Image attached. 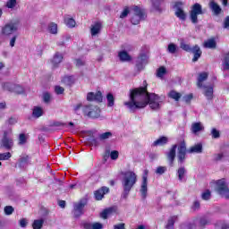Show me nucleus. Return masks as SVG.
Wrapping results in <instances>:
<instances>
[{
    "instance_id": "8fccbe9b",
    "label": "nucleus",
    "mask_w": 229,
    "mask_h": 229,
    "mask_svg": "<svg viewBox=\"0 0 229 229\" xmlns=\"http://www.w3.org/2000/svg\"><path fill=\"white\" fill-rule=\"evenodd\" d=\"M110 137H112V132L110 131H106L98 135L99 140H106L107 139H110Z\"/></svg>"
},
{
    "instance_id": "b1692460",
    "label": "nucleus",
    "mask_w": 229,
    "mask_h": 229,
    "mask_svg": "<svg viewBox=\"0 0 229 229\" xmlns=\"http://www.w3.org/2000/svg\"><path fill=\"white\" fill-rule=\"evenodd\" d=\"M114 212H115V208L110 207L107 208L106 209H104L101 213H100V217L102 219H108V216H112V214H114Z\"/></svg>"
},
{
    "instance_id": "09e8293b",
    "label": "nucleus",
    "mask_w": 229,
    "mask_h": 229,
    "mask_svg": "<svg viewBox=\"0 0 229 229\" xmlns=\"http://www.w3.org/2000/svg\"><path fill=\"white\" fill-rule=\"evenodd\" d=\"M224 71H229V53L224 56Z\"/></svg>"
},
{
    "instance_id": "49530a36",
    "label": "nucleus",
    "mask_w": 229,
    "mask_h": 229,
    "mask_svg": "<svg viewBox=\"0 0 229 229\" xmlns=\"http://www.w3.org/2000/svg\"><path fill=\"white\" fill-rule=\"evenodd\" d=\"M167 51L171 55H174V53H176V51H178V46H176V44H174V43H170L168 45Z\"/></svg>"
},
{
    "instance_id": "ea45409f",
    "label": "nucleus",
    "mask_w": 229,
    "mask_h": 229,
    "mask_svg": "<svg viewBox=\"0 0 229 229\" xmlns=\"http://www.w3.org/2000/svg\"><path fill=\"white\" fill-rule=\"evenodd\" d=\"M48 31L52 35H56V33H58V25L56 23H55V22H51L48 25Z\"/></svg>"
},
{
    "instance_id": "603ef678",
    "label": "nucleus",
    "mask_w": 229,
    "mask_h": 229,
    "mask_svg": "<svg viewBox=\"0 0 229 229\" xmlns=\"http://www.w3.org/2000/svg\"><path fill=\"white\" fill-rule=\"evenodd\" d=\"M43 102L46 103L47 105H49V103H51V93L49 92L43 93Z\"/></svg>"
},
{
    "instance_id": "f3484780",
    "label": "nucleus",
    "mask_w": 229,
    "mask_h": 229,
    "mask_svg": "<svg viewBox=\"0 0 229 229\" xmlns=\"http://www.w3.org/2000/svg\"><path fill=\"white\" fill-rule=\"evenodd\" d=\"M175 6L177 8L175 11L176 17H178V19H180V21H185L187 19V14L180 7V6H182V2H176Z\"/></svg>"
},
{
    "instance_id": "4be33fe9",
    "label": "nucleus",
    "mask_w": 229,
    "mask_h": 229,
    "mask_svg": "<svg viewBox=\"0 0 229 229\" xmlns=\"http://www.w3.org/2000/svg\"><path fill=\"white\" fill-rule=\"evenodd\" d=\"M209 8L211 12H213L214 15H220L221 12H223V9H221V6L217 4L215 1H212L209 3Z\"/></svg>"
},
{
    "instance_id": "a211bd4d",
    "label": "nucleus",
    "mask_w": 229,
    "mask_h": 229,
    "mask_svg": "<svg viewBox=\"0 0 229 229\" xmlns=\"http://www.w3.org/2000/svg\"><path fill=\"white\" fill-rule=\"evenodd\" d=\"M205 131V126H203L201 122L193 123L191 124V132L193 133V135H198L199 131Z\"/></svg>"
},
{
    "instance_id": "aec40b11",
    "label": "nucleus",
    "mask_w": 229,
    "mask_h": 229,
    "mask_svg": "<svg viewBox=\"0 0 229 229\" xmlns=\"http://www.w3.org/2000/svg\"><path fill=\"white\" fill-rule=\"evenodd\" d=\"M202 89H204V96L207 98V99L210 100L214 98V86H202Z\"/></svg>"
},
{
    "instance_id": "dca6fc26",
    "label": "nucleus",
    "mask_w": 229,
    "mask_h": 229,
    "mask_svg": "<svg viewBox=\"0 0 229 229\" xmlns=\"http://www.w3.org/2000/svg\"><path fill=\"white\" fill-rule=\"evenodd\" d=\"M131 12L133 13V15L146 19V10L140 8L139 5H132L131 7Z\"/></svg>"
},
{
    "instance_id": "79ce46f5",
    "label": "nucleus",
    "mask_w": 229,
    "mask_h": 229,
    "mask_svg": "<svg viewBox=\"0 0 229 229\" xmlns=\"http://www.w3.org/2000/svg\"><path fill=\"white\" fill-rule=\"evenodd\" d=\"M107 99V106H114L115 105V97H114V94L108 93L106 95Z\"/></svg>"
},
{
    "instance_id": "7c9ffc66",
    "label": "nucleus",
    "mask_w": 229,
    "mask_h": 229,
    "mask_svg": "<svg viewBox=\"0 0 229 229\" xmlns=\"http://www.w3.org/2000/svg\"><path fill=\"white\" fill-rule=\"evenodd\" d=\"M85 229H103V224L101 223H94L93 225L90 223L84 224Z\"/></svg>"
},
{
    "instance_id": "412c9836",
    "label": "nucleus",
    "mask_w": 229,
    "mask_h": 229,
    "mask_svg": "<svg viewBox=\"0 0 229 229\" xmlns=\"http://www.w3.org/2000/svg\"><path fill=\"white\" fill-rule=\"evenodd\" d=\"M208 79V73L204 72L199 74L198 77V81H197V86L199 87V89H203V87L205 85H203V81H207V80Z\"/></svg>"
},
{
    "instance_id": "4c0bfd02",
    "label": "nucleus",
    "mask_w": 229,
    "mask_h": 229,
    "mask_svg": "<svg viewBox=\"0 0 229 229\" xmlns=\"http://www.w3.org/2000/svg\"><path fill=\"white\" fill-rule=\"evenodd\" d=\"M207 225H210V220L208 218H207V216H201L199 219V226L200 228H205L207 226Z\"/></svg>"
},
{
    "instance_id": "338daca9",
    "label": "nucleus",
    "mask_w": 229,
    "mask_h": 229,
    "mask_svg": "<svg viewBox=\"0 0 229 229\" xmlns=\"http://www.w3.org/2000/svg\"><path fill=\"white\" fill-rule=\"evenodd\" d=\"M224 157H225V155L223 153L215 154L214 160H215V162H219V161L223 160Z\"/></svg>"
},
{
    "instance_id": "4468645a",
    "label": "nucleus",
    "mask_w": 229,
    "mask_h": 229,
    "mask_svg": "<svg viewBox=\"0 0 229 229\" xmlns=\"http://www.w3.org/2000/svg\"><path fill=\"white\" fill-rule=\"evenodd\" d=\"M63 60H64V55H62L60 52H56L51 60L53 69H58V65L62 64Z\"/></svg>"
},
{
    "instance_id": "de8ad7c7",
    "label": "nucleus",
    "mask_w": 229,
    "mask_h": 229,
    "mask_svg": "<svg viewBox=\"0 0 229 229\" xmlns=\"http://www.w3.org/2000/svg\"><path fill=\"white\" fill-rule=\"evenodd\" d=\"M4 212L5 216H12L15 212V208L13 206H5L4 208Z\"/></svg>"
},
{
    "instance_id": "bf43d9fd",
    "label": "nucleus",
    "mask_w": 229,
    "mask_h": 229,
    "mask_svg": "<svg viewBox=\"0 0 229 229\" xmlns=\"http://www.w3.org/2000/svg\"><path fill=\"white\" fill-rule=\"evenodd\" d=\"M130 13V8L125 7L122 13L120 14V19H125V17H128V14Z\"/></svg>"
},
{
    "instance_id": "c9c22d12",
    "label": "nucleus",
    "mask_w": 229,
    "mask_h": 229,
    "mask_svg": "<svg viewBox=\"0 0 229 229\" xmlns=\"http://www.w3.org/2000/svg\"><path fill=\"white\" fill-rule=\"evenodd\" d=\"M180 47L181 49H182V51H186V53H191L192 49V47H191V45L185 43V40H183V38L181 39Z\"/></svg>"
},
{
    "instance_id": "69168bd1",
    "label": "nucleus",
    "mask_w": 229,
    "mask_h": 229,
    "mask_svg": "<svg viewBox=\"0 0 229 229\" xmlns=\"http://www.w3.org/2000/svg\"><path fill=\"white\" fill-rule=\"evenodd\" d=\"M75 65H76V67H84L85 60H83V59H76L75 60Z\"/></svg>"
},
{
    "instance_id": "4d7b16f0",
    "label": "nucleus",
    "mask_w": 229,
    "mask_h": 229,
    "mask_svg": "<svg viewBox=\"0 0 229 229\" xmlns=\"http://www.w3.org/2000/svg\"><path fill=\"white\" fill-rule=\"evenodd\" d=\"M211 135H212L213 139H219V137H221V133L216 128L212 129Z\"/></svg>"
},
{
    "instance_id": "58836bf2",
    "label": "nucleus",
    "mask_w": 229,
    "mask_h": 229,
    "mask_svg": "<svg viewBox=\"0 0 229 229\" xmlns=\"http://www.w3.org/2000/svg\"><path fill=\"white\" fill-rule=\"evenodd\" d=\"M216 39L213 38L206 41L204 44V47H207L208 49H216Z\"/></svg>"
},
{
    "instance_id": "2eb2a0df",
    "label": "nucleus",
    "mask_w": 229,
    "mask_h": 229,
    "mask_svg": "<svg viewBox=\"0 0 229 229\" xmlns=\"http://www.w3.org/2000/svg\"><path fill=\"white\" fill-rule=\"evenodd\" d=\"M190 53H192L193 55L192 62H198L199 58H201V55H203L201 48L198 45H195L193 47H191Z\"/></svg>"
},
{
    "instance_id": "5701e85b",
    "label": "nucleus",
    "mask_w": 229,
    "mask_h": 229,
    "mask_svg": "<svg viewBox=\"0 0 229 229\" xmlns=\"http://www.w3.org/2000/svg\"><path fill=\"white\" fill-rule=\"evenodd\" d=\"M169 142V138L165 136H161L159 139L155 140L152 144V146L157 147V146H165Z\"/></svg>"
},
{
    "instance_id": "6e6552de",
    "label": "nucleus",
    "mask_w": 229,
    "mask_h": 229,
    "mask_svg": "<svg viewBox=\"0 0 229 229\" xmlns=\"http://www.w3.org/2000/svg\"><path fill=\"white\" fill-rule=\"evenodd\" d=\"M198 15H203V8L201 7V4L196 3L191 6L190 12V19L192 24H198Z\"/></svg>"
},
{
    "instance_id": "f704fd0d",
    "label": "nucleus",
    "mask_w": 229,
    "mask_h": 229,
    "mask_svg": "<svg viewBox=\"0 0 229 229\" xmlns=\"http://www.w3.org/2000/svg\"><path fill=\"white\" fill-rule=\"evenodd\" d=\"M140 21H146V18H142V17L137 16L135 14H132V16L131 17V22L134 26H137V24H140Z\"/></svg>"
},
{
    "instance_id": "423d86ee",
    "label": "nucleus",
    "mask_w": 229,
    "mask_h": 229,
    "mask_svg": "<svg viewBox=\"0 0 229 229\" xmlns=\"http://www.w3.org/2000/svg\"><path fill=\"white\" fill-rule=\"evenodd\" d=\"M13 148V139L10 136V132L8 131H4L3 137L0 140V148L6 149V151H10Z\"/></svg>"
},
{
    "instance_id": "72a5a7b5",
    "label": "nucleus",
    "mask_w": 229,
    "mask_h": 229,
    "mask_svg": "<svg viewBox=\"0 0 229 229\" xmlns=\"http://www.w3.org/2000/svg\"><path fill=\"white\" fill-rule=\"evenodd\" d=\"M168 97L171 98V99H174V101H180L182 98V94L176 90H171L168 94Z\"/></svg>"
},
{
    "instance_id": "9b49d317",
    "label": "nucleus",
    "mask_w": 229,
    "mask_h": 229,
    "mask_svg": "<svg viewBox=\"0 0 229 229\" xmlns=\"http://www.w3.org/2000/svg\"><path fill=\"white\" fill-rule=\"evenodd\" d=\"M148 64V55L140 54L136 60V69L140 72L144 71V65Z\"/></svg>"
},
{
    "instance_id": "c85d7f7f",
    "label": "nucleus",
    "mask_w": 229,
    "mask_h": 229,
    "mask_svg": "<svg viewBox=\"0 0 229 229\" xmlns=\"http://www.w3.org/2000/svg\"><path fill=\"white\" fill-rule=\"evenodd\" d=\"M185 174H187V170L184 166H182L177 170V176L179 182H183V180H185Z\"/></svg>"
},
{
    "instance_id": "473e14b6",
    "label": "nucleus",
    "mask_w": 229,
    "mask_h": 229,
    "mask_svg": "<svg viewBox=\"0 0 229 229\" xmlns=\"http://www.w3.org/2000/svg\"><path fill=\"white\" fill-rule=\"evenodd\" d=\"M64 24H66V26L68 28H74V26H76V21H74V19L69 17V15H65L64 16Z\"/></svg>"
},
{
    "instance_id": "20e7f679",
    "label": "nucleus",
    "mask_w": 229,
    "mask_h": 229,
    "mask_svg": "<svg viewBox=\"0 0 229 229\" xmlns=\"http://www.w3.org/2000/svg\"><path fill=\"white\" fill-rule=\"evenodd\" d=\"M82 113L89 119H99L101 117V109L99 106L91 104L83 106Z\"/></svg>"
},
{
    "instance_id": "052dcab7",
    "label": "nucleus",
    "mask_w": 229,
    "mask_h": 229,
    "mask_svg": "<svg viewBox=\"0 0 229 229\" xmlns=\"http://www.w3.org/2000/svg\"><path fill=\"white\" fill-rule=\"evenodd\" d=\"M17 4V0H8L6 3L7 8H15Z\"/></svg>"
},
{
    "instance_id": "1a4fd4ad",
    "label": "nucleus",
    "mask_w": 229,
    "mask_h": 229,
    "mask_svg": "<svg viewBox=\"0 0 229 229\" xmlns=\"http://www.w3.org/2000/svg\"><path fill=\"white\" fill-rule=\"evenodd\" d=\"M19 30V24L16 21H11L6 23L3 28H2V35L4 37H10V35H13L15 31H18Z\"/></svg>"
},
{
    "instance_id": "bb28decb",
    "label": "nucleus",
    "mask_w": 229,
    "mask_h": 229,
    "mask_svg": "<svg viewBox=\"0 0 229 229\" xmlns=\"http://www.w3.org/2000/svg\"><path fill=\"white\" fill-rule=\"evenodd\" d=\"M121 62H131V56L126 51H121L118 54Z\"/></svg>"
},
{
    "instance_id": "a19ab883",
    "label": "nucleus",
    "mask_w": 229,
    "mask_h": 229,
    "mask_svg": "<svg viewBox=\"0 0 229 229\" xmlns=\"http://www.w3.org/2000/svg\"><path fill=\"white\" fill-rule=\"evenodd\" d=\"M44 226V219H37L32 223L33 229H42Z\"/></svg>"
},
{
    "instance_id": "6ab92c4d",
    "label": "nucleus",
    "mask_w": 229,
    "mask_h": 229,
    "mask_svg": "<svg viewBox=\"0 0 229 229\" xmlns=\"http://www.w3.org/2000/svg\"><path fill=\"white\" fill-rule=\"evenodd\" d=\"M165 0H150L152 9L155 12H157V13H162L163 10L162 7L160 6L162 3H164Z\"/></svg>"
},
{
    "instance_id": "2f4dec72",
    "label": "nucleus",
    "mask_w": 229,
    "mask_h": 229,
    "mask_svg": "<svg viewBox=\"0 0 229 229\" xmlns=\"http://www.w3.org/2000/svg\"><path fill=\"white\" fill-rule=\"evenodd\" d=\"M42 115H44V110H42V107L35 106L32 111V116L38 119V117H42Z\"/></svg>"
},
{
    "instance_id": "864d4df0",
    "label": "nucleus",
    "mask_w": 229,
    "mask_h": 229,
    "mask_svg": "<svg viewBox=\"0 0 229 229\" xmlns=\"http://www.w3.org/2000/svg\"><path fill=\"white\" fill-rule=\"evenodd\" d=\"M167 171V166H158L155 173L156 174H159V175H162L164 174L165 172Z\"/></svg>"
},
{
    "instance_id": "9d476101",
    "label": "nucleus",
    "mask_w": 229,
    "mask_h": 229,
    "mask_svg": "<svg viewBox=\"0 0 229 229\" xmlns=\"http://www.w3.org/2000/svg\"><path fill=\"white\" fill-rule=\"evenodd\" d=\"M148 174H149V171L145 169L143 172L142 182L140 189L142 199H146V198H148Z\"/></svg>"
},
{
    "instance_id": "774afa93",
    "label": "nucleus",
    "mask_w": 229,
    "mask_h": 229,
    "mask_svg": "<svg viewBox=\"0 0 229 229\" xmlns=\"http://www.w3.org/2000/svg\"><path fill=\"white\" fill-rule=\"evenodd\" d=\"M19 140V144H26V135L23 133L20 134Z\"/></svg>"
},
{
    "instance_id": "f257e3e1",
    "label": "nucleus",
    "mask_w": 229,
    "mask_h": 229,
    "mask_svg": "<svg viewBox=\"0 0 229 229\" xmlns=\"http://www.w3.org/2000/svg\"><path fill=\"white\" fill-rule=\"evenodd\" d=\"M144 87L136 88L130 91V100L124 102L123 105L130 110L131 114H135L136 110L146 108L148 105L151 110L158 112L160 110L162 100L160 97L155 93L148 92V82L143 81Z\"/></svg>"
},
{
    "instance_id": "393cba45",
    "label": "nucleus",
    "mask_w": 229,
    "mask_h": 229,
    "mask_svg": "<svg viewBox=\"0 0 229 229\" xmlns=\"http://www.w3.org/2000/svg\"><path fill=\"white\" fill-rule=\"evenodd\" d=\"M28 164H30V156H24L19 159L18 166L20 169H24Z\"/></svg>"
},
{
    "instance_id": "a878e982",
    "label": "nucleus",
    "mask_w": 229,
    "mask_h": 229,
    "mask_svg": "<svg viewBox=\"0 0 229 229\" xmlns=\"http://www.w3.org/2000/svg\"><path fill=\"white\" fill-rule=\"evenodd\" d=\"M61 81L64 85H66V87H71L74 85V77L72 75L64 76Z\"/></svg>"
},
{
    "instance_id": "c03bdc74",
    "label": "nucleus",
    "mask_w": 229,
    "mask_h": 229,
    "mask_svg": "<svg viewBox=\"0 0 229 229\" xmlns=\"http://www.w3.org/2000/svg\"><path fill=\"white\" fill-rule=\"evenodd\" d=\"M13 92L15 94H24V88L19 84H14L13 87Z\"/></svg>"
},
{
    "instance_id": "e433bc0d",
    "label": "nucleus",
    "mask_w": 229,
    "mask_h": 229,
    "mask_svg": "<svg viewBox=\"0 0 229 229\" xmlns=\"http://www.w3.org/2000/svg\"><path fill=\"white\" fill-rule=\"evenodd\" d=\"M176 219H178V216H171L168 219L165 228L166 229H174V223H175Z\"/></svg>"
},
{
    "instance_id": "ddd939ff",
    "label": "nucleus",
    "mask_w": 229,
    "mask_h": 229,
    "mask_svg": "<svg viewBox=\"0 0 229 229\" xmlns=\"http://www.w3.org/2000/svg\"><path fill=\"white\" fill-rule=\"evenodd\" d=\"M108 192H110V188L106 186L101 187L100 189L95 191L94 192L95 199L97 201H101V199L105 198V194H108Z\"/></svg>"
},
{
    "instance_id": "39448f33",
    "label": "nucleus",
    "mask_w": 229,
    "mask_h": 229,
    "mask_svg": "<svg viewBox=\"0 0 229 229\" xmlns=\"http://www.w3.org/2000/svg\"><path fill=\"white\" fill-rule=\"evenodd\" d=\"M88 203H89V199H87V198H83V199H81L78 202L73 204L72 214L75 219H79V217H81V216L85 214V212L83 211V208L87 207Z\"/></svg>"
},
{
    "instance_id": "13d9d810",
    "label": "nucleus",
    "mask_w": 229,
    "mask_h": 229,
    "mask_svg": "<svg viewBox=\"0 0 229 229\" xmlns=\"http://www.w3.org/2000/svg\"><path fill=\"white\" fill-rule=\"evenodd\" d=\"M64 91H65V89L62 86L55 87V94H57V96L64 94Z\"/></svg>"
},
{
    "instance_id": "e2e57ef3",
    "label": "nucleus",
    "mask_w": 229,
    "mask_h": 229,
    "mask_svg": "<svg viewBox=\"0 0 229 229\" xmlns=\"http://www.w3.org/2000/svg\"><path fill=\"white\" fill-rule=\"evenodd\" d=\"M110 158H111V160H117V158H119V151H117V150L111 151Z\"/></svg>"
},
{
    "instance_id": "0e129e2a",
    "label": "nucleus",
    "mask_w": 229,
    "mask_h": 229,
    "mask_svg": "<svg viewBox=\"0 0 229 229\" xmlns=\"http://www.w3.org/2000/svg\"><path fill=\"white\" fill-rule=\"evenodd\" d=\"M18 35L17 34H15V35H13L12 38H11V39H10V47H15V42L17 41V38H18Z\"/></svg>"
},
{
    "instance_id": "0eeeda50",
    "label": "nucleus",
    "mask_w": 229,
    "mask_h": 229,
    "mask_svg": "<svg viewBox=\"0 0 229 229\" xmlns=\"http://www.w3.org/2000/svg\"><path fill=\"white\" fill-rule=\"evenodd\" d=\"M216 191L220 196H222V198L229 199L228 184H226V181L225 179H220L216 181Z\"/></svg>"
},
{
    "instance_id": "3c124183",
    "label": "nucleus",
    "mask_w": 229,
    "mask_h": 229,
    "mask_svg": "<svg viewBox=\"0 0 229 229\" xmlns=\"http://www.w3.org/2000/svg\"><path fill=\"white\" fill-rule=\"evenodd\" d=\"M210 198H212V193L210 192V190H207L201 194V199H204V201H208Z\"/></svg>"
},
{
    "instance_id": "cd10ccee",
    "label": "nucleus",
    "mask_w": 229,
    "mask_h": 229,
    "mask_svg": "<svg viewBox=\"0 0 229 229\" xmlns=\"http://www.w3.org/2000/svg\"><path fill=\"white\" fill-rule=\"evenodd\" d=\"M99 31H101V22L98 21L94 25L91 26L90 32H91L92 37H96V35H98V33H99Z\"/></svg>"
},
{
    "instance_id": "680f3d73",
    "label": "nucleus",
    "mask_w": 229,
    "mask_h": 229,
    "mask_svg": "<svg viewBox=\"0 0 229 229\" xmlns=\"http://www.w3.org/2000/svg\"><path fill=\"white\" fill-rule=\"evenodd\" d=\"M193 98L194 96L192 95V93H191L189 95H185L184 97H182V100L184 101V103H191Z\"/></svg>"
},
{
    "instance_id": "c756f323",
    "label": "nucleus",
    "mask_w": 229,
    "mask_h": 229,
    "mask_svg": "<svg viewBox=\"0 0 229 229\" xmlns=\"http://www.w3.org/2000/svg\"><path fill=\"white\" fill-rule=\"evenodd\" d=\"M215 228L216 229H229V223L225 220H218L215 224Z\"/></svg>"
},
{
    "instance_id": "6e6d98bb",
    "label": "nucleus",
    "mask_w": 229,
    "mask_h": 229,
    "mask_svg": "<svg viewBox=\"0 0 229 229\" xmlns=\"http://www.w3.org/2000/svg\"><path fill=\"white\" fill-rule=\"evenodd\" d=\"M201 208V204L199 203V200H195L191 206V209L193 212H196V210H199Z\"/></svg>"
},
{
    "instance_id": "37998d69",
    "label": "nucleus",
    "mask_w": 229,
    "mask_h": 229,
    "mask_svg": "<svg viewBox=\"0 0 229 229\" xmlns=\"http://www.w3.org/2000/svg\"><path fill=\"white\" fill-rule=\"evenodd\" d=\"M167 74V69L165 66H161L157 69V78H164Z\"/></svg>"
},
{
    "instance_id": "f03ea898",
    "label": "nucleus",
    "mask_w": 229,
    "mask_h": 229,
    "mask_svg": "<svg viewBox=\"0 0 229 229\" xmlns=\"http://www.w3.org/2000/svg\"><path fill=\"white\" fill-rule=\"evenodd\" d=\"M176 149H177V160L178 164L181 165L185 163V158H187V153H203V144L198 143L194 146L191 147L187 150V143H185V140L180 142V144H174L171 147L168 152H166V158L168 161V164L170 167H173L174 165V159L176 158Z\"/></svg>"
},
{
    "instance_id": "5fc2aeb1",
    "label": "nucleus",
    "mask_w": 229,
    "mask_h": 229,
    "mask_svg": "<svg viewBox=\"0 0 229 229\" xmlns=\"http://www.w3.org/2000/svg\"><path fill=\"white\" fill-rule=\"evenodd\" d=\"M10 158H12V153H0V160H10Z\"/></svg>"
},
{
    "instance_id": "f8f14e48",
    "label": "nucleus",
    "mask_w": 229,
    "mask_h": 229,
    "mask_svg": "<svg viewBox=\"0 0 229 229\" xmlns=\"http://www.w3.org/2000/svg\"><path fill=\"white\" fill-rule=\"evenodd\" d=\"M87 101H96L97 103H103V93L101 91L89 92L87 94Z\"/></svg>"
},
{
    "instance_id": "a18cd8bd",
    "label": "nucleus",
    "mask_w": 229,
    "mask_h": 229,
    "mask_svg": "<svg viewBox=\"0 0 229 229\" xmlns=\"http://www.w3.org/2000/svg\"><path fill=\"white\" fill-rule=\"evenodd\" d=\"M13 83L4 82L2 83V87L4 90H7L8 92H13Z\"/></svg>"
},
{
    "instance_id": "7ed1b4c3",
    "label": "nucleus",
    "mask_w": 229,
    "mask_h": 229,
    "mask_svg": "<svg viewBox=\"0 0 229 229\" xmlns=\"http://www.w3.org/2000/svg\"><path fill=\"white\" fill-rule=\"evenodd\" d=\"M122 178V187L123 192L121 194V199H128V196H130V192H131V189L135 187L137 183V174L133 171H125L121 173Z\"/></svg>"
}]
</instances>
